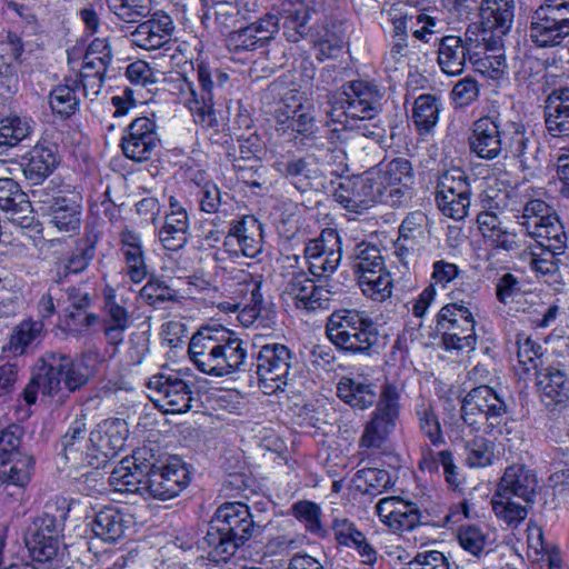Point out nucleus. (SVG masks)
I'll return each instance as SVG.
<instances>
[{"instance_id":"9","label":"nucleus","mask_w":569,"mask_h":569,"mask_svg":"<svg viewBox=\"0 0 569 569\" xmlns=\"http://www.w3.org/2000/svg\"><path fill=\"white\" fill-rule=\"evenodd\" d=\"M383 93L371 81L353 80L343 86L342 97L332 103L327 111L333 122H340L341 117L351 119H373L381 108Z\"/></svg>"},{"instance_id":"54","label":"nucleus","mask_w":569,"mask_h":569,"mask_svg":"<svg viewBox=\"0 0 569 569\" xmlns=\"http://www.w3.org/2000/svg\"><path fill=\"white\" fill-rule=\"evenodd\" d=\"M229 289L237 295L238 301L260 305L262 302L260 293V282L253 276L244 270H237L229 279Z\"/></svg>"},{"instance_id":"33","label":"nucleus","mask_w":569,"mask_h":569,"mask_svg":"<svg viewBox=\"0 0 569 569\" xmlns=\"http://www.w3.org/2000/svg\"><path fill=\"white\" fill-rule=\"evenodd\" d=\"M159 224L160 228H157L156 231L166 249L176 251L186 244L189 221L184 209L178 208L167 213Z\"/></svg>"},{"instance_id":"37","label":"nucleus","mask_w":569,"mask_h":569,"mask_svg":"<svg viewBox=\"0 0 569 569\" xmlns=\"http://www.w3.org/2000/svg\"><path fill=\"white\" fill-rule=\"evenodd\" d=\"M537 387L547 406L563 403L569 399V380L559 369L548 368L539 372Z\"/></svg>"},{"instance_id":"4","label":"nucleus","mask_w":569,"mask_h":569,"mask_svg":"<svg viewBox=\"0 0 569 569\" xmlns=\"http://www.w3.org/2000/svg\"><path fill=\"white\" fill-rule=\"evenodd\" d=\"M326 331L336 347L350 353L368 355L379 341L372 319L353 309L335 311L328 319Z\"/></svg>"},{"instance_id":"2","label":"nucleus","mask_w":569,"mask_h":569,"mask_svg":"<svg viewBox=\"0 0 569 569\" xmlns=\"http://www.w3.org/2000/svg\"><path fill=\"white\" fill-rule=\"evenodd\" d=\"M538 491L533 470L525 465L507 467L491 500L496 517L509 527H518L532 509Z\"/></svg>"},{"instance_id":"53","label":"nucleus","mask_w":569,"mask_h":569,"mask_svg":"<svg viewBox=\"0 0 569 569\" xmlns=\"http://www.w3.org/2000/svg\"><path fill=\"white\" fill-rule=\"evenodd\" d=\"M530 237L536 239L537 246L551 248V250H562L567 238L556 212L551 213L545 223L532 231Z\"/></svg>"},{"instance_id":"56","label":"nucleus","mask_w":569,"mask_h":569,"mask_svg":"<svg viewBox=\"0 0 569 569\" xmlns=\"http://www.w3.org/2000/svg\"><path fill=\"white\" fill-rule=\"evenodd\" d=\"M562 250H551V248H543L537 246L529 250H523L520 258L528 261L531 269L540 274H552L558 271V259L557 254H560Z\"/></svg>"},{"instance_id":"29","label":"nucleus","mask_w":569,"mask_h":569,"mask_svg":"<svg viewBox=\"0 0 569 569\" xmlns=\"http://www.w3.org/2000/svg\"><path fill=\"white\" fill-rule=\"evenodd\" d=\"M502 126V148L512 157L519 159L523 168L532 167L533 154L536 148L527 134L522 123L508 121Z\"/></svg>"},{"instance_id":"16","label":"nucleus","mask_w":569,"mask_h":569,"mask_svg":"<svg viewBox=\"0 0 569 569\" xmlns=\"http://www.w3.org/2000/svg\"><path fill=\"white\" fill-rule=\"evenodd\" d=\"M148 399L164 413H183L191 408L190 387L178 377L156 375L147 383Z\"/></svg>"},{"instance_id":"13","label":"nucleus","mask_w":569,"mask_h":569,"mask_svg":"<svg viewBox=\"0 0 569 569\" xmlns=\"http://www.w3.org/2000/svg\"><path fill=\"white\" fill-rule=\"evenodd\" d=\"M470 186L465 172L458 168L443 172L436 187V202L448 218L462 220L470 208Z\"/></svg>"},{"instance_id":"6","label":"nucleus","mask_w":569,"mask_h":569,"mask_svg":"<svg viewBox=\"0 0 569 569\" xmlns=\"http://www.w3.org/2000/svg\"><path fill=\"white\" fill-rule=\"evenodd\" d=\"M144 469H148L144 488L154 499L177 497L190 482V471L177 456L156 453L144 446Z\"/></svg>"},{"instance_id":"44","label":"nucleus","mask_w":569,"mask_h":569,"mask_svg":"<svg viewBox=\"0 0 569 569\" xmlns=\"http://www.w3.org/2000/svg\"><path fill=\"white\" fill-rule=\"evenodd\" d=\"M351 266L357 279H359L370 272H380L386 266V261L378 246L361 241L353 248Z\"/></svg>"},{"instance_id":"28","label":"nucleus","mask_w":569,"mask_h":569,"mask_svg":"<svg viewBox=\"0 0 569 569\" xmlns=\"http://www.w3.org/2000/svg\"><path fill=\"white\" fill-rule=\"evenodd\" d=\"M43 335L44 323L42 320L24 319L12 329L8 342L2 347V351L8 357L23 356L40 342Z\"/></svg>"},{"instance_id":"57","label":"nucleus","mask_w":569,"mask_h":569,"mask_svg":"<svg viewBox=\"0 0 569 569\" xmlns=\"http://www.w3.org/2000/svg\"><path fill=\"white\" fill-rule=\"evenodd\" d=\"M555 210L541 199H531L526 202L522 213L517 216L518 223L526 228L530 236L538 227L547 221Z\"/></svg>"},{"instance_id":"20","label":"nucleus","mask_w":569,"mask_h":569,"mask_svg":"<svg viewBox=\"0 0 569 569\" xmlns=\"http://www.w3.org/2000/svg\"><path fill=\"white\" fill-rule=\"evenodd\" d=\"M274 169L299 191L318 190L325 186V176L311 156L278 160Z\"/></svg>"},{"instance_id":"23","label":"nucleus","mask_w":569,"mask_h":569,"mask_svg":"<svg viewBox=\"0 0 569 569\" xmlns=\"http://www.w3.org/2000/svg\"><path fill=\"white\" fill-rule=\"evenodd\" d=\"M311 11L310 0H286L279 16L273 14L277 31L281 27L288 41L298 42L308 33L307 23Z\"/></svg>"},{"instance_id":"36","label":"nucleus","mask_w":569,"mask_h":569,"mask_svg":"<svg viewBox=\"0 0 569 569\" xmlns=\"http://www.w3.org/2000/svg\"><path fill=\"white\" fill-rule=\"evenodd\" d=\"M86 432L84 419H76L61 438V455L74 469L88 466L86 452L82 450L84 447H89L86 441Z\"/></svg>"},{"instance_id":"22","label":"nucleus","mask_w":569,"mask_h":569,"mask_svg":"<svg viewBox=\"0 0 569 569\" xmlns=\"http://www.w3.org/2000/svg\"><path fill=\"white\" fill-rule=\"evenodd\" d=\"M502 126L497 119L483 117L473 123L472 133L469 138L470 149L479 158L495 159L503 150Z\"/></svg>"},{"instance_id":"7","label":"nucleus","mask_w":569,"mask_h":569,"mask_svg":"<svg viewBox=\"0 0 569 569\" xmlns=\"http://www.w3.org/2000/svg\"><path fill=\"white\" fill-rule=\"evenodd\" d=\"M296 356L284 345L268 343L256 356L258 387L264 395L283 392L296 371Z\"/></svg>"},{"instance_id":"47","label":"nucleus","mask_w":569,"mask_h":569,"mask_svg":"<svg viewBox=\"0 0 569 569\" xmlns=\"http://www.w3.org/2000/svg\"><path fill=\"white\" fill-rule=\"evenodd\" d=\"M0 208L16 214L18 218H26L24 213L30 212V201L26 192H23L18 182L11 178L0 179Z\"/></svg>"},{"instance_id":"21","label":"nucleus","mask_w":569,"mask_h":569,"mask_svg":"<svg viewBox=\"0 0 569 569\" xmlns=\"http://www.w3.org/2000/svg\"><path fill=\"white\" fill-rule=\"evenodd\" d=\"M221 326L200 328L190 339L188 353L192 363L203 373L213 376L219 357Z\"/></svg>"},{"instance_id":"48","label":"nucleus","mask_w":569,"mask_h":569,"mask_svg":"<svg viewBox=\"0 0 569 569\" xmlns=\"http://www.w3.org/2000/svg\"><path fill=\"white\" fill-rule=\"evenodd\" d=\"M367 198L370 204L376 202H385L391 207L398 206L400 201L398 198L392 197L390 192V186L381 174V170L377 167L369 169L362 176H359Z\"/></svg>"},{"instance_id":"40","label":"nucleus","mask_w":569,"mask_h":569,"mask_svg":"<svg viewBox=\"0 0 569 569\" xmlns=\"http://www.w3.org/2000/svg\"><path fill=\"white\" fill-rule=\"evenodd\" d=\"M126 272L133 283L142 281V246L139 232L124 228L120 233Z\"/></svg>"},{"instance_id":"19","label":"nucleus","mask_w":569,"mask_h":569,"mask_svg":"<svg viewBox=\"0 0 569 569\" xmlns=\"http://www.w3.org/2000/svg\"><path fill=\"white\" fill-rule=\"evenodd\" d=\"M380 520L393 531H411L419 526L430 525L429 513L412 501L399 497H386L376 505Z\"/></svg>"},{"instance_id":"17","label":"nucleus","mask_w":569,"mask_h":569,"mask_svg":"<svg viewBox=\"0 0 569 569\" xmlns=\"http://www.w3.org/2000/svg\"><path fill=\"white\" fill-rule=\"evenodd\" d=\"M341 238L331 228L323 229L319 237L311 239L305 247L309 271L315 277L333 273L341 262Z\"/></svg>"},{"instance_id":"64","label":"nucleus","mask_w":569,"mask_h":569,"mask_svg":"<svg viewBox=\"0 0 569 569\" xmlns=\"http://www.w3.org/2000/svg\"><path fill=\"white\" fill-rule=\"evenodd\" d=\"M486 540V535L476 526H462L458 530L459 545L475 557H479L482 553Z\"/></svg>"},{"instance_id":"31","label":"nucleus","mask_w":569,"mask_h":569,"mask_svg":"<svg viewBox=\"0 0 569 569\" xmlns=\"http://www.w3.org/2000/svg\"><path fill=\"white\" fill-rule=\"evenodd\" d=\"M277 32L273 14H266L256 22L233 32L231 40L238 50H254L263 47Z\"/></svg>"},{"instance_id":"35","label":"nucleus","mask_w":569,"mask_h":569,"mask_svg":"<svg viewBox=\"0 0 569 569\" xmlns=\"http://www.w3.org/2000/svg\"><path fill=\"white\" fill-rule=\"evenodd\" d=\"M130 519L113 507H107L98 511L91 522V529L96 537L104 542H114L120 539Z\"/></svg>"},{"instance_id":"5","label":"nucleus","mask_w":569,"mask_h":569,"mask_svg":"<svg viewBox=\"0 0 569 569\" xmlns=\"http://www.w3.org/2000/svg\"><path fill=\"white\" fill-rule=\"evenodd\" d=\"M462 421L476 429H482L495 439L510 430L507 427V405L490 387L482 385L471 389L461 405Z\"/></svg>"},{"instance_id":"46","label":"nucleus","mask_w":569,"mask_h":569,"mask_svg":"<svg viewBox=\"0 0 569 569\" xmlns=\"http://www.w3.org/2000/svg\"><path fill=\"white\" fill-rule=\"evenodd\" d=\"M173 30L171 18L163 11H157L144 21V50H156L169 42Z\"/></svg>"},{"instance_id":"41","label":"nucleus","mask_w":569,"mask_h":569,"mask_svg":"<svg viewBox=\"0 0 569 569\" xmlns=\"http://www.w3.org/2000/svg\"><path fill=\"white\" fill-rule=\"evenodd\" d=\"M513 0H482L480 16L489 29L505 34L512 26Z\"/></svg>"},{"instance_id":"59","label":"nucleus","mask_w":569,"mask_h":569,"mask_svg":"<svg viewBox=\"0 0 569 569\" xmlns=\"http://www.w3.org/2000/svg\"><path fill=\"white\" fill-rule=\"evenodd\" d=\"M31 132L29 122L19 117H8L0 120V148L16 147Z\"/></svg>"},{"instance_id":"52","label":"nucleus","mask_w":569,"mask_h":569,"mask_svg":"<svg viewBox=\"0 0 569 569\" xmlns=\"http://www.w3.org/2000/svg\"><path fill=\"white\" fill-rule=\"evenodd\" d=\"M362 293L375 301H385L391 297L392 279L385 266L380 272H370L358 279Z\"/></svg>"},{"instance_id":"18","label":"nucleus","mask_w":569,"mask_h":569,"mask_svg":"<svg viewBox=\"0 0 569 569\" xmlns=\"http://www.w3.org/2000/svg\"><path fill=\"white\" fill-rule=\"evenodd\" d=\"M282 296L291 299L296 307L307 311L329 308L332 292L323 286H317L303 270L288 273Z\"/></svg>"},{"instance_id":"1","label":"nucleus","mask_w":569,"mask_h":569,"mask_svg":"<svg viewBox=\"0 0 569 569\" xmlns=\"http://www.w3.org/2000/svg\"><path fill=\"white\" fill-rule=\"evenodd\" d=\"M254 530V523L249 508L240 502H229L219 507L209 523L207 535L201 541V548H209L207 557L213 562L226 561L229 556L249 540Z\"/></svg>"},{"instance_id":"43","label":"nucleus","mask_w":569,"mask_h":569,"mask_svg":"<svg viewBox=\"0 0 569 569\" xmlns=\"http://www.w3.org/2000/svg\"><path fill=\"white\" fill-rule=\"evenodd\" d=\"M332 197L345 209L356 213H362L371 206L359 177L347 178L341 181Z\"/></svg>"},{"instance_id":"55","label":"nucleus","mask_w":569,"mask_h":569,"mask_svg":"<svg viewBox=\"0 0 569 569\" xmlns=\"http://www.w3.org/2000/svg\"><path fill=\"white\" fill-rule=\"evenodd\" d=\"M291 513L312 535L325 537L327 530L321 522L322 511L320 506L309 500H300L292 505Z\"/></svg>"},{"instance_id":"60","label":"nucleus","mask_w":569,"mask_h":569,"mask_svg":"<svg viewBox=\"0 0 569 569\" xmlns=\"http://www.w3.org/2000/svg\"><path fill=\"white\" fill-rule=\"evenodd\" d=\"M49 103L53 112L69 117L78 109L79 100L72 87L60 84L50 92Z\"/></svg>"},{"instance_id":"61","label":"nucleus","mask_w":569,"mask_h":569,"mask_svg":"<svg viewBox=\"0 0 569 569\" xmlns=\"http://www.w3.org/2000/svg\"><path fill=\"white\" fill-rule=\"evenodd\" d=\"M139 121V118L134 119L121 139L123 154L138 163L142 161V126Z\"/></svg>"},{"instance_id":"63","label":"nucleus","mask_w":569,"mask_h":569,"mask_svg":"<svg viewBox=\"0 0 569 569\" xmlns=\"http://www.w3.org/2000/svg\"><path fill=\"white\" fill-rule=\"evenodd\" d=\"M428 218L422 211L410 212L399 228L400 239L419 242L425 238Z\"/></svg>"},{"instance_id":"12","label":"nucleus","mask_w":569,"mask_h":569,"mask_svg":"<svg viewBox=\"0 0 569 569\" xmlns=\"http://www.w3.org/2000/svg\"><path fill=\"white\" fill-rule=\"evenodd\" d=\"M128 432L127 422L121 419H106L98 423L90 432L87 465L94 469L104 467L123 448Z\"/></svg>"},{"instance_id":"45","label":"nucleus","mask_w":569,"mask_h":569,"mask_svg":"<svg viewBox=\"0 0 569 569\" xmlns=\"http://www.w3.org/2000/svg\"><path fill=\"white\" fill-rule=\"evenodd\" d=\"M441 104L435 94L425 93L416 98L412 108V121L419 134L430 133L439 120Z\"/></svg>"},{"instance_id":"39","label":"nucleus","mask_w":569,"mask_h":569,"mask_svg":"<svg viewBox=\"0 0 569 569\" xmlns=\"http://www.w3.org/2000/svg\"><path fill=\"white\" fill-rule=\"evenodd\" d=\"M378 168L381 170L388 186H390L392 197L400 201L405 190L413 182L415 173L411 161L405 158H395L387 163H379Z\"/></svg>"},{"instance_id":"8","label":"nucleus","mask_w":569,"mask_h":569,"mask_svg":"<svg viewBox=\"0 0 569 569\" xmlns=\"http://www.w3.org/2000/svg\"><path fill=\"white\" fill-rule=\"evenodd\" d=\"M437 328L447 351L475 350L477 337L470 303L460 301L443 306L437 316Z\"/></svg>"},{"instance_id":"11","label":"nucleus","mask_w":569,"mask_h":569,"mask_svg":"<svg viewBox=\"0 0 569 569\" xmlns=\"http://www.w3.org/2000/svg\"><path fill=\"white\" fill-rule=\"evenodd\" d=\"M27 547L34 561L52 567L60 562L64 547L57 519L50 515L36 518L28 529Z\"/></svg>"},{"instance_id":"3","label":"nucleus","mask_w":569,"mask_h":569,"mask_svg":"<svg viewBox=\"0 0 569 569\" xmlns=\"http://www.w3.org/2000/svg\"><path fill=\"white\" fill-rule=\"evenodd\" d=\"M87 358L84 356L80 361L74 362L64 353H46L41 359L38 371L23 390L26 402L33 405L38 392L53 397L59 395L63 387L68 392H73L84 386L93 372L86 362Z\"/></svg>"},{"instance_id":"38","label":"nucleus","mask_w":569,"mask_h":569,"mask_svg":"<svg viewBox=\"0 0 569 569\" xmlns=\"http://www.w3.org/2000/svg\"><path fill=\"white\" fill-rule=\"evenodd\" d=\"M51 222L61 231H74L81 222V207L76 196H57L50 204Z\"/></svg>"},{"instance_id":"32","label":"nucleus","mask_w":569,"mask_h":569,"mask_svg":"<svg viewBox=\"0 0 569 569\" xmlns=\"http://www.w3.org/2000/svg\"><path fill=\"white\" fill-rule=\"evenodd\" d=\"M337 393L343 402L359 410H366L379 401L375 385L360 377H342L337 385Z\"/></svg>"},{"instance_id":"27","label":"nucleus","mask_w":569,"mask_h":569,"mask_svg":"<svg viewBox=\"0 0 569 569\" xmlns=\"http://www.w3.org/2000/svg\"><path fill=\"white\" fill-rule=\"evenodd\" d=\"M237 241L240 252L244 257L253 258L262 249V227L253 216H244L230 228L223 246L232 247Z\"/></svg>"},{"instance_id":"15","label":"nucleus","mask_w":569,"mask_h":569,"mask_svg":"<svg viewBox=\"0 0 569 569\" xmlns=\"http://www.w3.org/2000/svg\"><path fill=\"white\" fill-rule=\"evenodd\" d=\"M569 36V8L541 4L531 16L529 37L540 48L560 44Z\"/></svg>"},{"instance_id":"34","label":"nucleus","mask_w":569,"mask_h":569,"mask_svg":"<svg viewBox=\"0 0 569 569\" xmlns=\"http://www.w3.org/2000/svg\"><path fill=\"white\" fill-rule=\"evenodd\" d=\"M112 60V52L107 39L97 38L88 47L83 57V69L96 70L94 74H86L83 87L89 84L101 88L107 67Z\"/></svg>"},{"instance_id":"10","label":"nucleus","mask_w":569,"mask_h":569,"mask_svg":"<svg viewBox=\"0 0 569 569\" xmlns=\"http://www.w3.org/2000/svg\"><path fill=\"white\" fill-rule=\"evenodd\" d=\"M399 417V392L396 386L385 385L376 410L367 422L360 439V446L379 449L396 428Z\"/></svg>"},{"instance_id":"42","label":"nucleus","mask_w":569,"mask_h":569,"mask_svg":"<svg viewBox=\"0 0 569 569\" xmlns=\"http://www.w3.org/2000/svg\"><path fill=\"white\" fill-rule=\"evenodd\" d=\"M141 481L142 469L136 453L122 459L110 476V483L116 487V490L128 495H139Z\"/></svg>"},{"instance_id":"24","label":"nucleus","mask_w":569,"mask_h":569,"mask_svg":"<svg viewBox=\"0 0 569 569\" xmlns=\"http://www.w3.org/2000/svg\"><path fill=\"white\" fill-rule=\"evenodd\" d=\"M477 223L482 239L487 247L492 250H503L516 252L521 249V241L516 233L508 231L500 218L489 211L480 212L477 217Z\"/></svg>"},{"instance_id":"30","label":"nucleus","mask_w":569,"mask_h":569,"mask_svg":"<svg viewBox=\"0 0 569 569\" xmlns=\"http://www.w3.org/2000/svg\"><path fill=\"white\" fill-rule=\"evenodd\" d=\"M546 127L553 137L569 133V88L553 90L546 100Z\"/></svg>"},{"instance_id":"62","label":"nucleus","mask_w":569,"mask_h":569,"mask_svg":"<svg viewBox=\"0 0 569 569\" xmlns=\"http://www.w3.org/2000/svg\"><path fill=\"white\" fill-rule=\"evenodd\" d=\"M478 70L492 79H499L506 71V58L502 54H487L485 43L478 56L472 59Z\"/></svg>"},{"instance_id":"14","label":"nucleus","mask_w":569,"mask_h":569,"mask_svg":"<svg viewBox=\"0 0 569 569\" xmlns=\"http://www.w3.org/2000/svg\"><path fill=\"white\" fill-rule=\"evenodd\" d=\"M482 41H486L483 34L467 29L463 37L446 36L438 42V64L440 69L449 76L460 74L466 66L467 59L478 56L479 49H482Z\"/></svg>"},{"instance_id":"58","label":"nucleus","mask_w":569,"mask_h":569,"mask_svg":"<svg viewBox=\"0 0 569 569\" xmlns=\"http://www.w3.org/2000/svg\"><path fill=\"white\" fill-rule=\"evenodd\" d=\"M466 463L471 468L490 466L495 458V447L483 437H475L465 446Z\"/></svg>"},{"instance_id":"49","label":"nucleus","mask_w":569,"mask_h":569,"mask_svg":"<svg viewBox=\"0 0 569 569\" xmlns=\"http://www.w3.org/2000/svg\"><path fill=\"white\" fill-rule=\"evenodd\" d=\"M367 198L370 204L376 202H385L391 207L398 206L400 201L398 198L392 197L390 192V186L381 174V170L377 167L369 169L362 176H359Z\"/></svg>"},{"instance_id":"26","label":"nucleus","mask_w":569,"mask_h":569,"mask_svg":"<svg viewBox=\"0 0 569 569\" xmlns=\"http://www.w3.org/2000/svg\"><path fill=\"white\" fill-rule=\"evenodd\" d=\"M219 357L213 377H226L243 370L247 360L244 342L222 327Z\"/></svg>"},{"instance_id":"50","label":"nucleus","mask_w":569,"mask_h":569,"mask_svg":"<svg viewBox=\"0 0 569 569\" xmlns=\"http://www.w3.org/2000/svg\"><path fill=\"white\" fill-rule=\"evenodd\" d=\"M34 460L30 456H19L0 462V483L23 488L31 479Z\"/></svg>"},{"instance_id":"25","label":"nucleus","mask_w":569,"mask_h":569,"mask_svg":"<svg viewBox=\"0 0 569 569\" xmlns=\"http://www.w3.org/2000/svg\"><path fill=\"white\" fill-rule=\"evenodd\" d=\"M58 163L56 146L37 143L23 157L22 171L32 184H39L53 172Z\"/></svg>"},{"instance_id":"51","label":"nucleus","mask_w":569,"mask_h":569,"mask_svg":"<svg viewBox=\"0 0 569 569\" xmlns=\"http://www.w3.org/2000/svg\"><path fill=\"white\" fill-rule=\"evenodd\" d=\"M415 411L419 429L423 436L435 446L443 443L445 439L433 403L428 399L421 398L418 400Z\"/></svg>"}]
</instances>
